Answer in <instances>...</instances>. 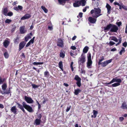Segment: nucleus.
Wrapping results in <instances>:
<instances>
[{
  "label": "nucleus",
  "mask_w": 127,
  "mask_h": 127,
  "mask_svg": "<svg viewBox=\"0 0 127 127\" xmlns=\"http://www.w3.org/2000/svg\"><path fill=\"white\" fill-rule=\"evenodd\" d=\"M110 39L111 40H113L116 42L118 41L117 39L114 36H112L110 37Z\"/></svg>",
  "instance_id": "nucleus-30"
},
{
  "label": "nucleus",
  "mask_w": 127,
  "mask_h": 127,
  "mask_svg": "<svg viewBox=\"0 0 127 127\" xmlns=\"http://www.w3.org/2000/svg\"><path fill=\"white\" fill-rule=\"evenodd\" d=\"M109 44L110 46H112L115 44V43L113 41H110L109 42Z\"/></svg>",
  "instance_id": "nucleus-46"
},
{
  "label": "nucleus",
  "mask_w": 127,
  "mask_h": 127,
  "mask_svg": "<svg viewBox=\"0 0 127 127\" xmlns=\"http://www.w3.org/2000/svg\"><path fill=\"white\" fill-rule=\"evenodd\" d=\"M106 8L107 11V13L108 14H109L111 12V7L110 5L108 3H107L106 6Z\"/></svg>",
  "instance_id": "nucleus-17"
},
{
  "label": "nucleus",
  "mask_w": 127,
  "mask_h": 127,
  "mask_svg": "<svg viewBox=\"0 0 127 127\" xmlns=\"http://www.w3.org/2000/svg\"><path fill=\"white\" fill-rule=\"evenodd\" d=\"M59 67L61 69L62 71L63 70V62L62 61H60L59 63Z\"/></svg>",
  "instance_id": "nucleus-27"
},
{
  "label": "nucleus",
  "mask_w": 127,
  "mask_h": 127,
  "mask_svg": "<svg viewBox=\"0 0 127 127\" xmlns=\"http://www.w3.org/2000/svg\"><path fill=\"white\" fill-rule=\"evenodd\" d=\"M43 62H34L33 63V64L34 65H40L42 64H43Z\"/></svg>",
  "instance_id": "nucleus-38"
},
{
  "label": "nucleus",
  "mask_w": 127,
  "mask_h": 127,
  "mask_svg": "<svg viewBox=\"0 0 127 127\" xmlns=\"http://www.w3.org/2000/svg\"><path fill=\"white\" fill-rule=\"evenodd\" d=\"M11 88L10 87L8 89L4 92H5V93L6 94H10V96L11 95V92L10 90Z\"/></svg>",
  "instance_id": "nucleus-23"
},
{
  "label": "nucleus",
  "mask_w": 127,
  "mask_h": 127,
  "mask_svg": "<svg viewBox=\"0 0 127 127\" xmlns=\"http://www.w3.org/2000/svg\"><path fill=\"white\" fill-rule=\"evenodd\" d=\"M41 122V119H36L35 121V123L36 125H40Z\"/></svg>",
  "instance_id": "nucleus-25"
},
{
  "label": "nucleus",
  "mask_w": 127,
  "mask_h": 127,
  "mask_svg": "<svg viewBox=\"0 0 127 127\" xmlns=\"http://www.w3.org/2000/svg\"><path fill=\"white\" fill-rule=\"evenodd\" d=\"M16 103L18 105V107L23 111L24 113H25L26 112L24 108H25L28 105L27 104L26 102L25 101L23 102L22 103L23 105L20 104L19 102H17Z\"/></svg>",
  "instance_id": "nucleus-3"
},
{
  "label": "nucleus",
  "mask_w": 127,
  "mask_h": 127,
  "mask_svg": "<svg viewBox=\"0 0 127 127\" xmlns=\"http://www.w3.org/2000/svg\"><path fill=\"white\" fill-rule=\"evenodd\" d=\"M59 3L61 4H62L64 3V0H58Z\"/></svg>",
  "instance_id": "nucleus-44"
},
{
  "label": "nucleus",
  "mask_w": 127,
  "mask_h": 127,
  "mask_svg": "<svg viewBox=\"0 0 127 127\" xmlns=\"http://www.w3.org/2000/svg\"><path fill=\"white\" fill-rule=\"evenodd\" d=\"M74 51H71V52H70V55H71V56H73L74 55H76L77 54V51H76V53L75 52V54H73L74 53Z\"/></svg>",
  "instance_id": "nucleus-34"
},
{
  "label": "nucleus",
  "mask_w": 127,
  "mask_h": 127,
  "mask_svg": "<svg viewBox=\"0 0 127 127\" xmlns=\"http://www.w3.org/2000/svg\"><path fill=\"white\" fill-rule=\"evenodd\" d=\"M74 80H76V84L77 86L80 87L81 86V78L79 77L78 75H76L74 78Z\"/></svg>",
  "instance_id": "nucleus-5"
},
{
  "label": "nucleus",
  "mask_w": 127,
  "mask_h": 127,
  "mask_svg": "<svg viewBox=\"0 0 127 127\" xmlns=\"http://www.w3.org/2000/svg\"><path fill=\"white\" fill-rule=\"evenodd\" d=\"M42 117V115L40 114H39L37 116V117L39 119H41Z\"/></svg>",
  "instance_id": "nucleus-52"
},
{
  "label": "nucleus",
  "mask_w": 127,
  "mask_h": 127,
  "mask_svg": "<svg viewBox=\"0 0 127 127\" xmlns=\"http://www.w3.org/2000/svg\"><path fill=\"white\" fill-rule=\"evenodd\" d=\"M26 43L24 41L21 42L19 45V49L20 50L23 48L25 46Z\"/></svg>",
  "instance_id": "nucleus-13"
},
{
  "label": "nucleus",
  "mask_w": 127,
  "mask_h": 127,
  "mask_svg": "<svg viewBox=\"0 0 127 127\" xmlns=\"http://www.w3.org/2000/svg\"><path fill=\"white\" fill-rule=\"evenodd\" d=\"M11 21V20L9 19H7L5 20V23H10Z\"/></svg>",
  "instance_id": "nucleus-48"
},
{
  "label": "nucleus",
  "mask_w": 127,
  "mask_h": 127,
  "mask_svg": "<svg viewBox=\"0 0 127 127\" xmlns=\"http://www.w3.org/2000/svg\"><path fill=\"white\" fill-rule=\"evenodd\" d=\"M44 76L45 77H48L49 75V72L47 71H46L44 72Z\"/></svg>",
  "instance_id": "nucleus-35"
},
{
  "label": "nucleus",
  "mask_w": 127,
  "mask_h": 127,
  "mask_svg": "<svg viewBox=\"0 0 127 127\" xmlns=\"http://www.w3.org/2000/svg\"><path fill=\"white\" fill-rule=\"evenodd\" d=\"M25 108L29 112H33V110L32 107L29 105H28Z\"/></svg>",
  "instance_id": "nucleus-18"
},
{
  "label": "nucleus",
  "mask_w": 127,
  "mask_h": 127,
  "mask_svg": "<svg viewBox=\"0 0 127 127\" xmlns=\"http://www.w3.org/2000/svg\"><path fill=\"white\" fill-rule=\"evenodd\" d=\"M71 105H69L67 107V108L66 110V112H68L70 110L71 108Z\"/></svg>",
  "instance_id": "nucleus-42"
},
{
  "label": "nucleus",
  "mask_w": 127,
  "mask_h": 127,
  "mask_svg": "<svg viewBox=\"0 0 127 127\" xmlns=\"http://www.w3.org/2000/svg\"><path fill=\"white\" fill-rule=\"evenodd\" d=\"M112 24H108L106 27H104V31L105 32H107L111 29Z\"/></svg>",
  "instance_id": "nucleus-16"
},
{
  "label": "nucleus",
  "mask_w": 127,
  "mask_h": 127,
  "mask_svg": "<svg viewBox=\"0 0 127 127\" xmlns=\"http://www.w3.org/2000/svg\"><path fill=\"white\" fill-rule=\"evenodd\" d=\"M111 29L110 31L112 32H117L118 30V28L117 26L114 24H112Z\"/></svg>",
  "instance_id": "nucleus-8"
},
{
  "label": "nucleus",
  "mask_w": 127,
  "mask_h": 127,
  "mask_svg": "<svg viewBox=\"0 0 127 127\" xmlns=\"http://www.w3.org/2000/svg\"><path fill=\"white\" fill-rule=\"evenodd\" d=\"M122 7L124 9L127 10V6L123 5L122 6Z\"/></svg>",
  "instance_id": "nucleus-54"
},
{
  "label": "nucleus",
  "mask_w": 127,
  "mask_h": 127,
  "mask_svg": "<svg viewBox=\"0 0 127 127\" xmlns=\"http://www.w3.org/2000/svg\"><path fill=\"white\" fill-rule=\"evenodd\" d=\"M20 39V37L17 35L16 37L14 39V43L16 44H18L19 42Z\"/></svg>",
  "instance_id": "nucleus-20"
},
{
  "label": "nucleus",
  "mask_w": 127,
  "mask_h": 127,
  "mask_svg": "<svg viewBox=\"0 0 127 127\" xmlns=\"http://www.w3.org/2000/svg\"><path fill=\"white\" fill-rule=\"evenodd\" d=\"M123 46L125 47H126L127 45V43L126 42H125L123 44Z\"/></svg>",
  "instance_id": "nucleus-50"
},
{
  "label": "nucleus",
  "mask_w": 127,
  "mask_h": 127,
  "mask_svg": "<svg viewBox=\"0 0 127 127\" xmlns=\"http://www.w3.org/2000/svg\"><path fill=\"white\" fill-rule=\"evenodd\" d=\"M4 55L6 58H7L9 57V55L7 52H5L4 54Z\"/></svg>",
  "instance_id": "nucleus-40"
},
{
  "label": "nucleus",
  "mask_w": 127,
  "mask_h": 127,
  "mask_svg": "<svg viewBox=\"0 0 127 127\" xmlns=\"http://www.w3.org/2000/svg\"><path fill=\"white\" fill-rule=\"evenodd\" d=\"M85 61V57L84 56V54L82 53L81 55V58H79V60L78 61L79 65H80L81 63H84Z\"/></svg>",
  "instance_id": "nucleus-6"
},
{
  "label": "nucleus",
  "mask_w": 127,
  "mask_h": 127,
  "mask_svg": "<svg viewBox=\"0 0 127 127\" xmlns=\"http://www.w3.org/2000/svg\"><path fill=\"white\" fill-rule=\"evenodd\" d=\"M93 111L94 115L95 116L94 118H95L96 117V115L97 114V112L95 110H94Z\"/></svg>",
  "instance_id": "nucleus-41"
},
{
  "label": "nucleus",
  "mask_w": 127,
  "mask_h": 127,
  "mask_svg": "<svg viewBox=\"0 0 127 127\" xmlns=\"http://www.w3.org/2000/svg\"><path fill=\"white\" fill-rule=\"evenodd\" d=\"M4 108V106L2 104L0 103V108L3 109Z\"/></svg>",
  "instance_id": "nucleus-61"
},
{
  "label": "nucleus",
  "mask_w": 127,
  "mask_h": 127,
  "mask_svg": "<svg viewBox=\"0 0 127 127\" xmlns=\"http://www.w3.org/2000/svg\"><path fill=\"white\" fill-rule=\"evenodd\" d=\"M18 7L19 10H21L23 9V7L21 6L18 5Z\"/></svg>",
  "instance_id": "nucleus-55"
},
{
  "label": "nucleus",
  "mask_w": 127,
  "mask_h": 127,
  "mask_svg": "<svg viewBox=\"0 0 127 127\" xmlns=\"http://www.w3.org/2000/svg\"><path fill=\"white\" fill-rule=\"evenodd\" d=\"M125 52V49L123 47H122V50L120 52L119 54L120 55L122 54V53H124Z\"/></svg>",
  "instance_id": "nucleus-37"
},
{
  "label": "nucleus",
  "mask_w": 127,
  "mask_h": 127,
  "mask_svg": "<svg viewBox=\"0 0 127 127\" xmlns=\"http://www.w3.org/2000/svg\"><path fill=\"white\" fill-rule=\"evenodd\" d=\"M104 59V58L103 56H102V58L99 60V61L98 63V65H100L101 64V62Z\"/></svg>",
  "instance_id": "nucleus-39"
},
{
  "label": "nucleus",
  "mask_w": 127,
  "mask_h": 127,
  "mask_svg": "<svg viewBox=\"0 0 127 127\" xmlns=\"http://www.w3.org/2000/svg\"><path fill=\"white\" fill-rule=\"evenodd\" d=\"M10 110L14 114H17V109L15 106L12 107L10 109Z\"/></svg>",
  "instance_id": "nucleus-14"
},
{
  "label": "nucleus",
  "mask_w": 127,
  "mask_h": 127,
  "mask_svg": "<svg viewBox=\"0 0 127 127\" xmlns=\"http://www.w3.org/2000/svg\"><path fill=\"white\" fill-rule=\"evenodd\" d=\"M71 49L73 50H75L76 49V47L75 46H71Z\"/></svg>",
  "instance_id": "nucleus-53"
},
{
  "label": "nucleus",
  "mask_w": 127,
  "mask_h": 127,
  "mask_svg": "<svg viewBox=\"0 0 127 127\" xmlns=\"http://www.w3.org/2000/svg\"><path fill=\"white\" fill-rule=\"evenodd\" d=\"M4 82V81H3L2 78L0 76V84H2Z\"/></svg>",
  "instance_id": "nucleus-51"
},
{
  "label": "nucleus",
  "mask_w": 127,
  "mask_h": 127,
  "mask_svg": "<svg viewBox=\"0 0 127 127\" xmlns=\"http://www.w3.org/2000/svg\"><path fill=\"white\" fill-rule=\"evenodd\" d=\"M73 62H71V63L70 66L71 68V70L72 71H73Z\"/></svg>",
  "instance_id": "nucleus-49"
},
{
  "label": "nucleus",
  "mask_w": 127,
  "mask_h": 127,
  "mask_svg": "<svg viewBox=\"0 0 127 127\" xmlns=\"http://www.w3.org/2000/svg\"><path fill=\"white\" fill-rule=\"evenodd\" d=\"M114 3L115 5H117L118 6H120V4L118 2H114Z\"/></svg>",
  "instance_id": "nucleus-62"
},
{
  "label": "nucleus",
  "mask_w": 127,
  "mask_h": 127,
  "mask_svg": "<svg viewBox=\"0 0 127 127\" xmlns=\"http://www.w3.org/2000/svg\"><path fill=\"white\" fill-rule=\"evenodd\" d=\"M25 27L22 26L20 28V32L21 34H23L25 33L26 31L25 30Z\"/></svg>",
  "instance_id": "nucleus-21"
},
{
  "label": "nucleus",
  "mask_w": 127,
  "mask_h": 127,
  "mask_svg": "<svg viewBox=\"0 0 127 127\" xmlns=\"http://www.w3.org/2000/svg\"><path fill=\"white\" fill-rule=\"evenodd\" d=\"M13 13L12 12H10L7 13V15L6 16H11L13 15Z\"/></svg>",
  "instance_id": "nucleus-47"
},
{
  "label": "nucleus",
  "mask_w": 127,
  "mask_h": 127,
  "mask_svg": "<svg viewBox=\"0 0 127 127\" xmlns=\"http://www.w3.org/2000/svg\"><path fill=\"white\" fill-rule=\"evenodd\" d=\"M112 60L111 59L104 61L103 63H102L100 64L102 66L105 67L108 64L111 62Z\"/></svg>",
  "instance_id": "nucleus-12"
},
{
  "label": "nucleus",
  "mask_w": 127,
  "mask_h": 127,
  "mask_svg": "<svg viewBox=\"0 0 127 127\" xmlns=\"http://www.w3.org/2000/svg\"><path fill=\"white\" fill-rule=\"evenodd\" d=\"M24 99L28 103H32L34 102L33 100L31 97H27L26 96H24Z\"/></svg>",
  "instance_id": "nucleus-10"
},
{
  "label": "nucleus",
  "mask_w": 127,
  "mask_h": 127,
  "mask_svg": "<svg viewBox=\"0 0 127 127\" xmlns=\"http://www.w3.org/2000/svg\"><path fill=\"white\" fill-rule=\"evenodd\" d=\"M64 43L63 40L61 38L58 39L57 43V45L60 47H63L64 46Z\"/></svg>",
  "instance_id": "nucleus-9"
},
{
  "label": "nucleus",
  "mask_w": 127,
  "mask_h": 127,
  "mask_svg": "<svg viewBox=\"0 0 127 127\" xmlns=\"http://www.w3.org/2000/svg\"><path fill=\"white\" fill-rule=\"evenodd\" d=\"M14 9L17 11L19 10V9H18V6L16 7H14Z\"/></svg>",
  "instance_id": "nucleus-56"
},
{
  "label": "nucleus",
  "mask_w": 127,
  "mask_h": 127,
  "mask_svg": "<svg viewBox=\"0 0 127 127\" xmlns=\"http://www.w3.org/2000/svg\"><path fill=\"white\" fill-rule=\"evenodd\" d=\"M120 85V83H115L112 84L111 85V86H112L113 87H116Z\"/></svg>",
  "instance_id": "nucleus-33"
},
{
  "label": "nucleus",
  "mask_w": 127,
  "mask_h": 127,
  "mask_svg": "<svg viewBox=\"0 0 127 127\" xmlns=\"http://www.w3.org/2000/svg\"><path fill=\"white\" fill-rule=\"evenodd\" d=\"M86 3V1L85 0H81V1H76L73 4V6L76 7H78L80 5L84 6L85 5Z\"/></svg>",
  "instance_id": "nucleus-2"
},
{
  "label": "nucleus",
  "mask_w": 127,
  "mask_h": 127,
  "mask_svg": "<svg viewBox=\"0 0 127 127\" xmlns=\"http://www.w3.org/2000/svg\"><path fill=\"white\" fill-rule=\"evenodd\" d=\"M3 12L5 16L7 15L8 11L7 9V8H4L3 9Z\"/></svg>",
  "instance_id": "nucleus-29"
},
{
  "label": "nucleus",
  "mask_w": 127,
  "mask_h": 127,
  "mask_svg": "<svg viewBox=\"0 0 127 127\" xmlns=\"http://www.w3.org/2000/svg\"><path fill=\"white\" fill-rule=\"evenodd\" d=\"M31 44L30 42H29L26 45V47H28Z\"/></svg>",
  "instance_id": "nucleus-59"
},
{
  "label": "nucleus",
  "mask_w": 127,
  "mask_h": 127,
  "mask_svg": "<svg viewBox=\"0 0 127 127\" xmlns=\"http://www.w3.org/2000/svg\"><path fill=\"white\" fill-rule=\"evenodd\" d=\"M101 12V10L99 8H94V9L91 11L90 13L93 17L97 18L102 15Z\"/></svg>",
  "instance_id": "nucleus-1"
},
{
  "label": "nucleus",
  "mask_w": 127,
  "mask_h": 127,
  "mask_svg": "<svg viewBox=\"0 0 127 127\" xmlns=\"http://www.w3.org/2000/svg\"><path fill=\"white\" fill-rule=\"evenodd\" d=\"M122 82L120 78H117V77H116L113 78L112 80L110 82L108 83H106L105 84H111L115 82H117L118 83H120Z\"/></svg>",
  "instance_id": "nucleus-7"
},
{
  "label": "nucleus",
  "mask_w": 127,
  "mask_h": 127,
  "mask_svg": "<svg viewBox=\"0 0 127 127\" xmlns=\"http://www.w3.org/2000/svg\"><path fill=\"white\" fill-rule=\"evenodd\" d=\"M59 55L60 57L64 58L65 57V54L63 52H61L60 53Z\"/></svg>",
  "instance_id": "nucleus-36"
},
{
  "label": "nucleus",
  "mask_w": 127,
  "mask_h": 127,
  "mask_svg": "<svg viewBox=\"0 0 127 127\" xmlns=\"http://www.w3.org/2000/svg\"><path fill=\"white\" fill-rule=\"evenodd\" d=\"M83 13H80L79 15V16L80 17H81L82 16Z\"/></svg>",
  "instance_id": "nucleus-64"
},
{
  "label": "nucleus",
  "mask_w": 127,
  "mask_h": 127,
  "mask_svg": "<svg viewBox=\"0 0 127 127\" xmlns=\"http://www.w3.org/2000/svg\"><path fill=\"white\" fill-rule=\"evenodd\" d=\"M119 119L121 121H122L124 120V118L123 117H121L119 118Z\"/></svg>",
  "instance_id": "nucleus-58"
},
{
  "label": "nucleus",
  "mask_w": 127,
  "mask_h": 127,
  "mask_svg": "<svg viewBox=\"0 0 127 127\" xmlns=\"http://www.w3.org/2000/svg\"><path fill=\"white\" fill-rule=\"evenodd\" d=\"M10 39L6 38L3 42V45L4 47L7 48L10 43Z\"/></svg>",
  "instance_id": "nucleus-11"
},
{
  "label": "nucleus",
  "mask_w": 127,
  "mask_h": 127,
  "mask_svg": "<svg viewBox=\"0 0 127 127\" xmlns=\"http://www.w3.org/2000/svg\"><path fill=\"white\" fill-rule=\"evenodd\" d=\"M81 91V90L77 89L74 90V93L75 95H77L79 93H80Z\"/></svg>",
  "instance_id": "nucleus-24"
},
{
  "label": "nucleus",
  "mask_w": 127,
  "mask_h": 127,
  "mask_svg": "<svg viewBox=\"0 0 127 127\" xmlns=\"http://www.w3.org/2000/svg\"><path fill=\"white\" fill-rule=\"evenodd\" d=\"M81 73H85V71L84 69H83L81 68Z\"/></svg>",
  "instance_id": "nucleus-57"
},
{
  "label": "nucleus",
  "mask_w": 127,
  "mask_h": 127,
  "mask_svg": "<svg viewBox=\"0 0 127 127\" xmlns=\"http://www.w3.org/2000/svg\"><path fill=\"white\" fill-rule=\"evenodd\" d=\"M7 85L6 83H4L1 86L2 88V90L3 91H5L6 89L7 88Z\"/></svg>",
  "instance_id": "nucleus-26"
},
{
  "label": "nucleus",
  "mask_w": 127,
  "mask_h": 127,
  "mask_svg": "<svg viewBox=\"0 0 127 127\" xmlns=\"http://www.w3.org/2000/svg\"><path fill=\"white\" fill-rule=\"evenodd\" d=\"M41 9L44 11L45 13H47L48 12V10L44 6H41Z\"/></svg>",
  "instance_id": "nucleus-32"
},
{
  "label": "nucleus",
  "mask_w": 127,
  "mask_h": 127,
  "mask_svg": "<svg viewBox=\"0 0 127 127\" xmlns=\"http://www.w3.org/2000/svg\"><path fill=\"white\" fill-rule=\"evenodd\" d=\"M96 18H95L92 17H90L88 19V20L91 23H95L96 21Z\"/></svg>",
  "instance_id": "nucleus-15"
},
{
  "label": "nucleus",
  "mask_w": 127,
  "mask_h": 127,
  "mask_svg": "<svg viewBox=\"0 0 127 127\" xmlns=\"http://www.w3.org/2000/svg\"><path fill=\"white\" fill-rule=\"evenodd\" d=\"M91 54L90 53H88V61L87 63V66L89 68H90L92 64V62L91 59Z\"/></svg>",
  "instance_id": "nucleus-4"
},
{
  "label": "nucleus",
  "mask_w": 127,
  "mask_h": 127,
  "mask_svg": "<svg viewBox=\"0 0 127 127\" xmlns=\"http://www.w3.org/2000/svg\"><path fill=\"white\" fill-rule=\"evenodd\" d=\"M32 88L34 89H35L36 88H37L39 87V86L36 85L35 84H32Z\"/></svg>",
  "instance_id": "nucleus-45"
},
{
  "label": "nucleus",
  "mask_w": 127,
  "mask_h": 127,
  "mask_svg": "<svg viewBox=\"0 0 127 127\" xmlns=\"http://www.w3.org/2000/svg\"><path fill=\"white\" fill-rule=\"evenodd\" d=\"M53 26L52 24L48 26V29L50 31H52L53 29Z\"/></svg>",
  "instance_id": "nucleus-31"
},
{
  "label": "nucleus",
  "mask_w": 127,
  "mask_h": 127,
  "mask_svg": "<svg viewBox=\"0 0 127 127\" xmlns=\"http://www.w3.org/2000/svg\"><path fill=\"white\" fill-rule=\"evenodd\" d=\"M116 49L115 48H114L113 49H111V51H116Z\"/></svg>",
  "instance_id": "nucleus-63"
},
{
  "label": "nucleus",
  "mask_w": 127,
  "mask_h": 127,
  "mask_svg": "<svg viewBox=\"0 0 127 127\" xmlns=\"http://www.w3.org/2000/svg\"><path fill=\"white\" fill-rule=\"evenodd\" d=\"M89 50V47L87 46H86L84 48L83 50V52L84 53H86Z\"/></svg>",
  "instance_id": "nucleus-28"
},
{
  "label": "nucleus",
  "mask_w": 127,
  "mask_h": 127,
  "mask_svg": "<svg viewBox=\"0 0 127 127\" xmlns=\"http://www.w3.org/2000/svg\"><path fill=\"white\" fill-rule=\"evenodd\" d=\"M44 100L42 102V103L43 104H45L46 102V101L48 100V99L46 98H44Z\"/></svg>",
  "instance_id": "nucleus-43"
},
{
  "label": "nucleus",
  "mask_w": 127,
  "mask_h": 127,
  "mask_svg": "<svg viewBox=\"0 0 127 127\" xmlns=\"http://www.w3.org/2000/svg\"><path fill=\"white\" fill-rule=\"evenodd\" d=\"M21 56L22 58H25V55L24 54V53H22Z\"/></svg>",
  "instance_id": "nucleus-60"
},
{
  "label": "nucleus",
  "mask_w": 127,
  "mask_h": 127,
  "mask_svg": "<svg viewBox=\"0 0 127 127\" xmlns=\"http://www.w3.org/2000/svg\"><path fill=\"white\" fill-rule=\"evenodd\" d=\"M121 107L123 109H127V104H126L125 102H123L122 103Z\"/></svg>",
  "instance_id": "nucleus-22"
},
{
  "label": "nucleus",
  "mask_w": 127,
  "mask_h": 127,
  "mask_svg": "<svg viewBox=\"0 0 127 127\" xmlns=\"http://www.w3.org/2000/svg\"><path fill=\"white\" fill-rule=\"evenodd\" d=\"M31 17V15L29 14H26L24 16L22 17L21 19L22 20H24L28 19Z\"/></svg>",
  "instance_id": "nucleus-19"
}]
</instances>
